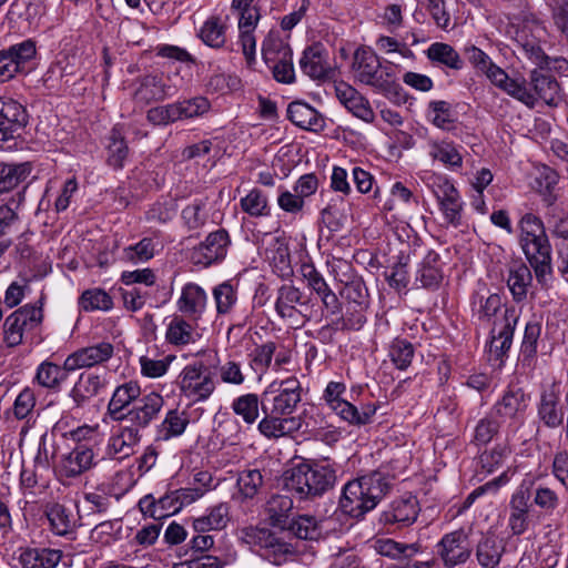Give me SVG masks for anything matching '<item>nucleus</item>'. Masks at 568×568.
<instances>
[{"label": "nucleus", "mask_w": 568, "mask_h": 568, "mask_svg": "<svg viewBox=\"0 0 568 568\" xmlns=\"http://www.w3.org/2000/svg\"><path fill=\"white\" fill-rule=\"evenodd\" d=\"M352 70L358 82L372 87L395 103L405 102V93L398 83L395 65L382 64L371 48L361 47L355 50Z\"/></svg>", "instance_id": "nucleus-1"}, {"label": "nucleus", "mask_w": 568, "mask_h": 568, "mask_svg": "<svg viewBox=\"0 0 568 568\" xmlns=\"http://www.w3.org/2000/svg\"><path fill=\"white\" fill-rule=\"evenodd\" d=\"M389 487L390 480L383 471H373L344 486L339 507L344 514L353 518H362L377 506Z\"/></svg>", "instance_id": "nucleus-2"}, {"label": "nucleus", "mask_w": 568, "mask_h": 568, "mask_svg": "<svg viewBox=\"0 0 568 568\" xmlns=\"http://www.w3.org/2000/svg\"><path fill=\"white\" fill-rule=\"evenodd\" d=\"M504 92L528 108H534L539 101L557 105L560 99L558 81L545 67L538 65L529 72L528 80L508 78Z\"/></svg>", "instance_id": "nucleus-3"}, {"label": "nucleus", "mask_w": 568, "mask_h": 568, "mask_svg": "<svg viewBox=\"0 0 568 568\" xmlns=\"http://www.w3.org/2000/svg\"><path fill=\"white\" fill-rule=\"evenodd\" d=\"M520 245L535 271L539 283L546 282V276L551 273V246L546 235L542 221L526 213L520 220Z\"/></svg>", "instance_id": "nucleus-4"}, {"label": "nucleus", "mask_w": 568, "mask_h": 568, "mask_svg": "<svg viewBox=\"0 0 568 568\" xmlns=\"http://www.w3.org/2000/svg\"><path fill=\"white\" fill-rule=\"evenodd\" d=\"M335 479V471L329 466L303 463L285 471L283 486L300 499H307L333 488Z\"/></svg>", "instance_id": "nucleus-5"}, {"label": "nucleus", "mask_w": 568, "mask_h": 568, "mask_svg": "<svg viewBox=\"0 0 568 568\" xmlns=\"http://www.w3.org/2000/svg\"><path fill=\"white\" fill-rule=\"evenodd\" d=\"M164 405V398L155 392H150L131 407V414L128 422L129 425H122L114 433L120 437L130 449L135 452V447L140 444L142 435L141 429L146 428L154 419L158 418Z\"/></svg>", "instance_id": "nucleus-6"}, {"label": "nucleus", "mask_w": 568, "mask_h": 568, "mask_svg": "<svg viewBox=\"0 0 568 568\" xmlns=\"http://www.w3.org/2000/svg\"><path fill=\"white\" fill-rule=\"evenodd\" d=\"M246 536L258 547L261 555L270 562L281 566L296 560L303 554L298 542H291L283 536L266 528H250Z\"/></svg>", "instance_id": "nucleus-7"}, {"label": "nucleus", "mask_w": 568, "mask_h": 568, "mask_svg": "<svg viewBox=\"0 0 568 568\" xmlns=\"http://www.w3.org/2000/svg\"><path fill=\"white\" fill-rule=\"evenodd\" d=\"M345 392L346 385L344 383L332 381L326 385L322 398L337 416L349 425L364 426L369 424L376 414V405L367 403L357 407L343 398Z\"/></svg>", "instance_id": "nucleus-8"}, {"label": "nucleus", "mask_w": 568, "mask_h": 568, "mask_svg": "<svg viewBox=\"0 0 568 568\" xmlns=\"http://www.w3.org/2000/svg\"><path fill=\"white\" fill-rule=\"evenodd\" d=\"M178 384L181 394L193 403L206 400L215 390L214 374L201 362L186 365Z\"/></svg>", "instance_id": "nucleus-9"}, {"label": "nucleus", "mask_w": 568, "mask_h": 568, "mask_svg": "<svg viewBox=\"0 0 568 568\" xmlns=\"http://www.w3.org/2000/svg\"><path fill=\"white\" fill-rule=\"evenodd\" d=\"M262 55L277 82L291 84L295 81L293 51L287 43L278 38H268L263 42Z\"/></svg>", "instance_id": "nucleus-10"}, {"label": "nucleus", "mask_w": 568, "mask_h": 568, "mask_svg": "<svg viewBox=\"0 0 568 568\" xmlns=\"http://www.w3.org/2000/svg\"><path fill=\"white\" fill-rule=\"evenodd\" d=\"M43 320L42 307L27 304L11 313L3 323V341L9 347H16L23 341L24 333L37 328Z\"/></svg>", "instance_id": "nucleus-11"}, {"label": "nucleus", "mask_w": 568, "mask_h": 568, "mask_svg": "<svg viewBox=\"0 0 568 568\" xmlns=\"http://www.w3.org/2000/svg\"><path fill=\"white\" fill-rule=\"evenodd\" d=\"M427 185L436 196L445 220L457 226L460 224L463 202L454 184L440 174H430Z\"/></svg>", "instance_id": "nucleus-12"}, {"label": "nucleus", "mask_w": 568, "mask_h": 568, "mask_svg": "<svg viewBox=\"0 0 568 568\" xmlns=\"http://www.w3.org/2000/svg\"><path fill=\"white\" fill-rule=\"evenodd\" d=\"M311 297L301 288L292 284H283L276 294L275 312L286 321L297 323L300 318L310 321L306 314L310 308Z\"/></svg>", "instance_id": "nucleus-13"}, {"label": "nucleus", "mask_w": 568, "mask_h": 568, "mask_svg": "<svg viewBox=\"0 0 568 568\" xmlns=\"http://www.w3.org/2000/svg\"><path fill=\"white\" fill-rule=\"evenodd\" d=\"M436 554L445 568L465 565L473 554L468 534L464 529L445 534L436 546Z\"/></svg>", "instance_id": "nucleus-14"}, {"label": "nucleus", "mask_w": 568, "mask_h": 568, "mask_svg": "<svg viewBox=\"0 0 568 568\" xmlns=\"http://www.w3.org/2000/svg\"><path fill=\"white\" fill-rule=\"evenodd\" d=\"M34 41L28 39L0 51V82L27 73L28 63L36 57Z\"/></svg>", "instance_id": "nucleus-15"}, {"label": "nucleus", "mask_w": 568, "mask_h": 568, "mask_svg": "<svg viewBox=\"0 0 568 568\" xmlns=\"http://www.w3.org/2000/svg\"><path fill=\"white\" fill-rule=\"evenodd\" d=\"M331 273L335 280L344 284L341 295L348 305H362L368 307V291L361 277L355 276L352 265L342 260H335L331 265Z\"/></svg>", "instance_id": "nucleus-16"}, {"label": "nucleus", "mask_w": 568, "mask_h": 568, "mask_svg": "<svg viewBox=\"0 0 568 568\" xmlns=\"http://www.w3.org/2000/svg\"><path fill=\"white\" fill-rule=\"evenodd\" d=\"M532 485V480H523L510 497L508 526L513 535H521L528 529Z\"/></svg>", "instance_id": "nucleus-17"}, {"label": "nucleus", "mask_w": 568, "mask_h": 568, "mask_svg": "<svg viewBox=\"0 0 568 568\" xmlns=\"http://www.w3.org/2000/svg\"><path fill=\"white\" fill-rule=\"evenodd\" d=\"M27 123L28 113L21 103L0 98V149L7 141L20 136Z\"/></svg>", "instance_id": "nucleus-18"}, {"label": "nucleus", "mask_w": 568, "mask_h": 568, "mask_svg": "<svg viewBox=\"0 0 568 568\" xmlns=\"http://www.w3.org/2000/svg\"><path fill=\"white\" fill-rule=\"evenodd\" d=\"M518 315L515 308H505L501 314V327L497 331V323L490 331L489 361L503 359L513 344V337L517 325Z\"/></svg>", "instance_id": "nucleus-19"}, {"label": "nucleus", "mask_w": 568, "mask_h": 568, "mask_svg": "<svg viewBox=\"0 0 568 568\" xmlns=\"http://www.w3.org/2000/svg\"><path fill=\"white\" fill-rule=\"evenodd\" d=\"M529 395L520 387H508L495 403L494 413L504 422L511 425L521 424L528 408Z\"/></svg>", "instance_id": "nucleus-20"}, {"label": "nucleus", "mask_w": 568, "mask_h": 568, "mask_svg": "<svg viewBox=\"0 0 568 568\" xmlns=\"http://www.w3.org/2000/svg\"><path fill=\"white\" fill-rule=\"evenodd\" d=\"M114 346L110 342H101L91 346L82 347L64 359V367L68 371L91 368L101 365L112 358Z\"/></svg>", "instance_id": "nucleus-21"}, {"label": "nucleus", "mask_w": 568, "mask_h": 568, "mask_svg": "<svg viewBox=\"0 0 568 568\" xmlns=\"http://www.w3.org/2000/svg\"><path fill=\"white\" fill-rule=\"evenodd\" d=\"M141 387L136 382L130 381L115 387L108 403L106 413L111 420L122 423L131 414L133 406L142 398Z\"/></svg>", "instance_id": "nucleus-22"}, {"label": "nucleus", "mask_w": 568, "mask_h": 568, "mask_svg": "<svg viewBox=\"0 0 568 568\" xmlns=\"http://www.w3.org/2000/svg\"><path fill=\"white\" fill-rule=\"evenodd\" d=\"M298 63L302 72L313 80L326 81L335 75V70L327 61V52L320 43L306 47Z\"/></svg>", "instance_id": "nucleus-23"}, {"label": "nucleus", "mask_w": 568, "mask_h": 568, "mask_svg": "<svg viewBox=\"0 0 568 568\" xmlns=\"http://www.w3.org/2000/svg\"><path fill=\"white\" fill-rule=\"evenodd\" d=\"M231 239L226 230L220 229L211 232L193 252L192 258L195 264L209 266L226 256Z\"/></svg>", "instance_id": "nucleus-24"}, {"label": "nucleus", "mask_w": 568, "mask_h": 568, "mask_svg": "<svg viewBox=\"0 0 568 568\" xmlns=\"http://www.w3.org/2000/svg\"><path fill=\"white\" fill-rule=\"evenodd\" d=\"M419 513L416 497L409 495L395 499L381 514L379 521L385 526L403 528L414 524Z\"/></svg>", "instance_id": "nucleus-25"}, {"label": "nucleus", "mask_w": 568, "mask_h": 568, "mask_svg": "<svg viewBox=\"0 0 568 568\" xmlns=\"http://www.w3.org/2000/svg\"><path fill=\"white\" fill-rule=\"evenodd\" d=\"M335 95L354 116L366 123L375 120V113L369 101L359 93L354 87L346 82H338L334 85Z\"/></svg>", "instance_id": "nucleus-26"}, {"label": "nucleus", "mask_w": 568, "mask_h": 568, "mask_svg": "<svg viewBox=\"0 0 568 568\" xmlns=\"http://www.w3.org/2000/svg\"><path fill=\"white\" fill-rule=\"evenodd\" d=\"M207 306L206 292L195 283H186L176 301L178 312L192 321H201Z\"/></svg>", "instance_id": "nucleus-27"}, {"label": "nucleus", "mask_w": 568, "mask_h": 568, "mask_svg": "<svg viewBox=\"0 0 568 568\" xmlns=\"http://www.w3.org/2000/svg\"><path fill=\"white\" fill-rule=\"evenodd\" d=\"M443 278L440 255L434 250H429L417 265L414 285L417 288L435 291L440 286Z\"/></svg>", "instance_id": "nucleus-28"}, {"label": "nucleus", "mask_w": 568, "mask_h": 568, "mask_svg": "<svg viewBox=\"0 0 568 568\" xmlns=\"http://www.w3.org/2000/svg\"><path fill=\"white\" fill-rule=\"evenodd\" d=\"M302 399V386L296 377H288L278 383L272 398V413L288 416L294 413Z\"/></svg>", "instance_id": "nucleus-29"}, {"label": "nucleus", "mask_w": 568, "mask_h": 568, "mask_svg": "<svg viewBox=\"0 0 568 568\" xmlns=\"http://www.w3.org/2000/svg\"><path fill=\"white\" fill-rule=\"evenodd\" d=\"M14 568H55L62 559V551L51 548H19L13 557Z\"/></svg>", "instance_id": "nucleus-30"}, {"label": "nucleus", "mask_w": 568, "mask_h": 568, "mask_svg": "<svg viewBox=\"0 0 568 568\" xmlns=\"http://www.w3.org/2000/svg\"><path fill=\"white\" fill-rule=\"evenodd\" d=\"M464 53L476 70L485 73L494 85L504 91L509 75L501 68L496 65L491 59L476 45L471 44L465 47Z\"/></svg>", "instance_id": "nucleus-31"}, {"label": "nucleus", "mask_w": 568, "mask_h": 568, "mask_svg": "<svg viewBox=\"0 0 568 568\" xmlns=\"http://www.w3.org/2000/svg\"><path fill=\"white\" fill-rule=\"evenodd\" d=\"M537 417L539 423L550 429L562 426L565 410L560 404V397L554 389L544 390L537 404Z\"/></svg>", "instance_id": "nucleus-32"}, {"label": "nucleus", "mask_w": 568, "mask_h": 568, "mask_svg": "<svg viewBox=\"0 0 568 568\" xmlns=\"http://www.w3.org/2000/svg\"><path fill=\"white\" fill-rule=\"evenodd\" d=\"M264 483L265 475L260 468L247 466L239 470L233 499L241 504L253 500L263 489Z\"/></svg>", "instance_id": "nucleus-33"}, {"label": "nucleus", "mask_w": 568, "mask_h": 568, "mask_svg": "<svg viewBox=\"0 0 568 568\" xmlns=\"http://www.w3.org/2000/svg\"><path fill=\"white\" fill-rule=\"evenodd\" d=\"M505 541L494 532L483 534L475 549V556L481 568H497L505 554Z\"/></svg>", "instance_id": "nucleus-34"}, {"label": "nucleus", "mask_w": 568, "mask_h": 568, "mask_svg": "<svg viewBox=\"0 0 568 568\" xmlns=\"http://www.w3.org/2000/svg\"><path fill=\"white\" fill-rule=\"evenodd\" d=\"M197 326L199 321L175 314L166 326L165 339L175 346L193 344L200 336L196 332Z\"/></svg>", "instance_id": "nucleus-35"}, {"label": "nucleus", "mask_w": 568, "mask_h": 568, "mask_svg": "<svg viewBox=\"0 0 568 568\" xmlns=\"http://www.w3.org/2000/svg\"><path fill=\"white\" fill-rule=\"evenodd\" d=\"M93 459L92 448L79 444L61 459L60 473L67 478H74L89 470L93 465Z\"/></svg>", "instance_id": "nucleus-36"}, {"label": "nucleus", "mask_w": 568, "mask_h": 568, "mask_svg": "<svg viewBox=\"0 0 568 568\" xmlns=\"http://www.w3.org/2000/svg\"><path fill=\"white\" fill-rule=\"evenodd\" d=\"M287 118L303 130L320 132L325 128V120L321 113L302 101H294L288 104Z\"/></svg>", "instance_id": "nucleus-37"}, {"label": "nucleus", "mask_w": 568, "mask_h": 568, "mask_svg": "<svg viewBox=\"0 0 568 568\" xmlns=\"http://www.w3.org/2000/svg\"><path fill=\"white\" fill-rule=\"evenodd\" d=\"M519 53L530 60L538 67H545L549 72L556 70L558 72L568 71V61L562 57L550 58L548 57L538 42L535 40L523 39L518 40Z\"/></svg>", "instance_id": "nucleus-38"}, {"label": "nucleus", "mask_w": 568, "mask_h": 568, "mask_svg": "<svg viewBox=\"0 0 568 568\" xmlns=\"http://www.w3.org/2000/svg\"><path fill=\"white\" fill-rule=\"evenodd\" d=\"M231 520L230 506L220 503L206 509V511L192 520L194 532L220 531L226 528Z\"/></svg>", "instance_id": "nucleus-39"}, {"label": "nucleus", "mask_w": 568, "mask_h": 568, "mask_svg": "<svg viewBox=\"0 0 568 568\" xmlns=\"http://www.w3.org/2000/svg\"><path fill=\"white\" fill-rule=\"evenodd\" d=\"M105 376L94 373H82L70 390V397L77 407H82L105 387Z\"/></svg>", "instance_id": "nucleus-40"}, {"label": "nucleus", "mask_w": 568, "mask_h": 568, "mask_svg": "<svg viewBox=\"0 0 568 568\" xmlns=\"http://www.w3.org/2000/svg\"><path fill=\"white\" fill-rule=\"evenodd\" d=\"M532 282L530 268L523 262H515L509 266L507 286L516 303L524 302Z\"/></svg>", "instance_id": "nucleus-41"}, {"label": "nucleus", "mask_w": 568, "mask_h": 568, "mask_svg": "<svg viewBox=\"0 0 568 568\" xmlns=\"http://www.w3.org/2000/svg\"><path fill=\"white\" fill-rule=\"evenodd\" d=\"M428 155L450 170H458L463 166V156L452 141L429 140Z\"/></svg>", "instance_id": "nucleus-42"}, {"label": "nucleus", "mask_w": 568, "mask_h": 568, "mask_svg": "<svg viewBox=\"0 0 568 568\" xmlns=\"http://www.w3.org/2000/svg\"><path fill=\"white\" fill-rule=\"evenodd\" d=\"M165 85L158 75H145L139 81L133 99L138 104L146 105L154 101H161L166 98Z\"/></svg>", "instance_id": "nucleus-43"}, {"label": "nucleus", "mask_w": 568, "mask_h": 568, "mask_svg": "<svg viewBox=\"0 0 568 568\" xmlns=\"http://www.w3.org/2000/svg\"><path fill=\"white\" fill-rule=\"evenodd\" d=\"M225 21L220 16L209 17L200 29L199 37L207 45L213 49H221L226 43Z\"/></svg>", "instance_id": "nucleus-44"}, {"label": "nucleus", "mask_w": 568, "mask_h": 568, "mask_svg": "<svg viewBox=\"0 0 568 568\" xmlns=\"http://www.w3.org/2000/svg\"><path fill=\"white\" fill-rule=\"evenodd\" d=\"M189 425V417L185 412L170 409L156 432V440L166 442L181 436Z\"/></svg>", "instance_id": "nucleus-45"}, {"label": "nucleus", "mask_w": 568, "mask_h": 568, "mask_svg": "<svg viewBox=\"0 0 568 568\" xmlns=\"http://www.w3.org/2000/svg\"><path fill=\"white\" fill-rule=\"evenodd\" d=\"M293 509V500L285 495H274L266 505V514L270 524L284 529L290 524V513Z\"/></svg>", "instance_id": "nucleus-46"}, {"label": "nucleus", "mask_w": 568, "mask_h": 568, "mask_svg": "<svg viewBox=\"0 0 568 568\" xmlns=\"http://www.w3.org/2000/svg\"><path fill=\"white\" fill-rule=\"evenodd\" d=\"M31 173V165L28 162L8 164L0 162V194L9 192Z\"/></svg>", "instance_id": "nucleus-47"}, {"label": "nucleus", "mask_w": 568, "mask_h": 568, "mask_svg": "<svg viewBox=\"0 0 568 568\" xmlns=\"http://www.w3.org/2000/svg\"><path fill=\"white\" fill-rule=\"evenodd\" d=\"M129 156V148L120 126L115 125L109 136L106 163L114 170H121Z\"/></svg>", "instance_id": "nucleus-48"}, {"label": "nucleus", "mask_w": 568, "mask_h": 568, "mask_svg": "<svg viewBox=\"0 0 568 568\" xmlns=\"http://www.w3.org/2000/svg\"><path fill=\"white\" fill-rule=\"evenodd\" d=\"M78 305L80 311L87 313L95 311L108 312L113 307V301L104 290L94 287L85 290L80 295Z\"/></svg>", "instance_id": "nucleus-49"}, {"label": "nucleus", "mask_w": 568, "mask_h": 568, "mask_svg": "<svg viewBox=\"0 0 568 568\" xmlns=\"http://www.w3.org/2000/svg\"><path fill=\"white\" fill-rule=\"evenodd\" d=\"M503 306V300L496 293L488 296L476 293L473 297V312L481 322H490L501 311Z\"/></svg>", "instance_id": "nucleus-50"}, {"label": "nucleus", "mask_w": 568, "mask_h": 568, "mask_svg": "<svg viewBox=\"0 0 568 568\" xmlns=\"http://www.w3.org/2000/svg\"><path fill=\"white\" fill-rule=\"evenodd\" d=\"M64 365L59 366L49 361L42 362L36 374V379L42 387L45 388H58L68 378V373Z\"/></svg>", "instance_id": "nucleus-51"}, {"label": "nucleus", "mask_w": 568, "mask_h": 568, "mask_svg": "<svg viewBox=\"0 0 568 568\" xmlns=\"http://www.w3.org/2000/svg\"><path fill=\"white\" fill-rule=\"evenodd\" d=\"M366 310L362 305H348L345 314L332 318L331 326L337 331H358L366 323Z\"/></svg>", "instance_id": "nucleus-52"}, {"label": "nucleus", "mask_w": 568, "mask_h": 568, "mask_svg": "<svg viewBox=\"0 0 568 568\" xmlns=\"http://www.w3.org/2000/svg\"><path fill=\"white\" fill-rule=\"evenodd\" d=\"M45 515L50 521L51 529L55 535L64 536L73 530V517L63 505L52 504L48 506Z\"/></svg>", "instance_id": "nucleus-53"}, {"label": "nucleus", "mask_w": 568, "mask_h": 568, "mask_svg": "<svg viewBox=\"0 0 568 568\" xmlns=\"http://www.w3.org/2000/svg\"><path fill=\"white\" fill-rule=\"evenodd\" d=\"M430 61L446 65L449 69L460 70L464 65L459 53L449 44L435 42L427 49Z\"/></svg>", "instance_id": "nucleus-54"}, {"label": "nucleus", "mask_w": 568, "mask_h": 568, "mask_svg": "<svg viewBox=\"0 0 568 568\" xmlns=\"http://www.w3.org/2000/svg\"><path fill=\"white\" fill-rule=\"evenodd\" d=\"M285 528L296 538L303 540H315L321 536L318 521L310 515H300L293 518Z\"/></svg>", "instance_id": "nucleus-55"}, {"label": "nucleus", "mask_w": 568, "mask_h": 568, "mask_svg": "<svg viewBox=\"0 0 568 568\" xmlns=\"http://www.w3.org/2000/svg\"><path fill=\"white\" fill-rule=\"evenodd\" d=\"M240 205L243 212L253 217H263L271 214L267 196L260 190H251L241 199Z\"/></svg>", "instance_id": "nucleus-56"}, {"label": "nucleus", "mask_w": 568, "mask_h": 568, "mask_svg": "<svg viewBox=\"0 0 568 568\" xmlns=\"http://www.w3.org/2000/svg\"><path fill=\"white\" fill-rule=\"evenodd\" d=\"M376 551L393 559L409 558L419 551L417 544H402L393 539H379L375 544Z\"/></svg>", "instance_id": "nucleus-57"}, {"label": "nucleus", "mask_w": 568, "mask_h": 568, "mask_svg": "<svg viewBox=\"0 0 568 568\" xmlns=\"http://www.w3.org/2000/svg\"><path fill=\"white\" fill-rule=\"evenodd\" d=\"M258 396L250 393L236 397L232 403V409L246 424H253L258 418Z\"/></svg>", "instance_id": "nucleus-58"}, {"label": "nucleus", "mask_w": 568, "mask_h": 568, "mask_svg": "<svg viewBox=\"0 0 568 568\" xmlns=\"http://www.w3.org/2000/svg\"><path fill=\"white\" fill-rule=\"evenodd\" d=\"M155 245L152 239L143 237L141 241L133 245L123 248V260L132 263L140 264L150 261L154 256Z\"/></svg>", "instance_id": "nucleus-59"}, {"label": "nucleus", "mask_w": 568, "mask_h": 568, "mask_svg": "<svg viewBox=\"0 0 568 568\" xmlns=\"http://www.w3.org/2000/svg\"><path fill=\"white\" fill-rule=\"evenodd\" d=\"M392 362L398 369H406L414 357V346L404 338H395L389 345L388 353Z\"/></svg>", "instance_id": "nucleus-60"}, {"label": "nucleus", "mask_w": 568, "mask_h": 568, "mask_svg": "<svg viewBox=\"0 0 568 568\" xmlns=\"http://www.w3.org/2000/svg\"><path fill=\"white\" fill-rule=\"evenodd\" d=\"M276 348V344L271 341L257 345L251 354L250 365L252 369L260 374L266 373L272 365Z\"/></svg>", "instance_id": "nucleus-61"}, {"label": "nucleus", "mask_w": 568, "mask_h": 568, "mask_svg": "<svg viewBox=\"0 0 568 568\" xmlns=\"http://www.w3.org/2000/svg\"><path fill=\"white\" fill-rule=\"evenodd\" d=\"M540 335L541 323L539 321H529L525 326L524 338L520 346L524 361H530L536 356Z\"/></svg>", "instance_id": "nucleus-62"}, {"label": "nucleus", "mask_w": 568, "mask_h": 568, "mask_svg": "<svg viewBox=\"0 0 568 568\" xmlns=\"http://www.w3.org/2000/svg\"><path fill=\"white\" fill-rule=\"evenodd\" d=\"M510 454L511 449L508 445L497 444L480 455V465L487 473H493L506 463Z\"/></svg>", "instance_id": "nucleus-63"}, {"label": "nucleus", "mask_w": 568, "mask_h": 568, "mask_svg": "<svg viewBox=\"0 0 568 568\" xmlns=\"http://www.w3.org/2000/svg\"><path fill=\"white\" fill-rule=\"evenodd\" d=\"M213 297L219 315L229 314L237 301L236 290L230 282H223L214 287Z\"/></svg>", "instance_id": "nucleus-64"}]
</instances>
